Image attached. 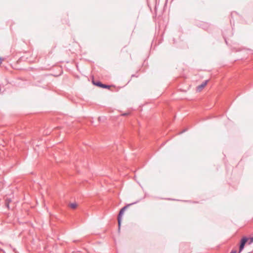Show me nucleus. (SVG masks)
I'll list each match as a JSON object with an SVG mask.
<instances>
[{"mask_svg": "<svg viewBox=\"0 0 253 253\" xmlns=\"http://www.w3.org/2000/svg\"><path fill=\"white\" fill-rule=\"evenodd\" d=\"M253 242V237H251L250 238V242L249 243V244H251L252 242Z\"/></svg>", "mask_w": 253, "mask_h": 253, "instance_id": "nucleus-8", "label": "nucleus"}, {"mask_svg": "<svg viewBox=\"0 0 253 253\" xmlns=\"http://www.w3.org/2000/svg\"><path fill=\"white\" fill-rule=\"evenodd\" d=\"M208 80H206L201 84L198 85L197 87V90L198 91H201L204 87L207 85Z\"/></svg>", "mask_w": 253, "mask_h": 253, "instance_id": "nucleus-4", "label": "nucleus"}, {"mask_svg": "<svg viewBox=\"0 0 253 253\" xmlns=\"http://www.w3.org/2000/svg\"><path fill=\"white\" fill-rule=\"evenodd\" d=\"M205 27L204 28H207L208 26V24L207 23L204 24Z\"/></svg>", "mask_w": 253, "mask_h": 253, "instance_id": "nucleus-10", "label": "nucleus"}, {"mask_svg": "<svg viewBox=\"0 0 253 253\" xmlns=\"http://www.w3.org/2000/svg\"><path fill=\"white\" fill-rule=\"evenodd\" d=\"M230 253H236V250H232Z\"/></svg>", "mask_w": 253, "mask_h": 253, "instance_id": "nucleus-9", "label": "nucleus"}, {"mask_svg": "<svg viewBox=\"0 0 253 253\" xmlns=\"http://www.w3.org/2000/svg\"><path fill=\"white\" fill-rule=\"evenodd\" d=\"M11 200L10 199L7 198L5 200V206L8 208L9 209V204L11 203Z\"/></svg>", "mask_w": 253, "mask_h": 253, "instance_id": "nucleus-5", "label": "nucleus"}, {"mask_svg": "<svg viewBox=\"0 0 253 253\" xmlns=\"http://www.w3.org/2000/svg\"><path fill=\"white\" fill-rule=\"evenodd\" d=\"M135 203H136V202H134V203H133L131 204H128L126 206L124 207L123 208H122L121 210L120 211L119 214H118V216L119 229H120V226H121L122 216L123 214L124 211L128 207H129L130 206L133 205Z\"/></svg>", "mask_w": 253, "mask_h": 253, "instance_id": "nucleus-1", "label": "nucleus"}, {"mask_svg": "<svg viewBox=\"0 0 253 253\" xmlns=\"http://www.w3.org/2000/svg\"><path fill=\"white\" fill-rule=\"evenodd\" d=\"M155 11H157V10L158 9V6L159 5V2L158 3L157 1H155Z\"/></svg>", "mask_w": 253, "mask_h": 253, "instance_id": "nucleus-7", "label": "nucleus"}, {"mask_svg": "<svg viewBox=\"0 0 253 253\" xmlns=\"http://www.w3.org/2000/svg\"><path fill=\"white\" fill-rule=\"evenodd\" d=\"M2 59L1 57H0V64L1 63V61H2Z\"/></svg>", "mask_w": 253, "mask_h": 253, "instance_id": "nucleus-11", "label": "nucleus"}, {"mask_svg": "<svg viewBox=\"0 0 253 253\" xmlns=\"http://www.w3.org/2000/svg\"><path fill=\"white\" fill-rule=\"evenodd\" d=\"M249 238L246 237H244L240 241V244L239 246V250L238 253H240L244 249L245 245L248 241Z\"/></svg>", "mask_w": 253, "mask_h": 253, "instance_id": "nucleus-2", "label": "nucleus"}, {"mask_svg": "<svg viewBox=\"0 0 253 253\" xmlns=\"http://www.w3.org/2000/svg\"><path fill=\"white\" fill-rule=\"evenodd\" d=\"M167 1H166L165 2V5H166L167 4Z\"/></svg>", "mask_w": 253, "mask_h": 253, "instance_id": "nucleus-13", "label": "nucleus"}, {"mask_svg": "<svg viewBox=\"0 0 253 253\" xmlns=\"http://www.w3.org/2000/svg\"><path fill=\"white\" fill-rule=\"evenodd\" d=\"M122 115H123V116H126V113H125V114H122Z\"/></svg>", "mask_w": 253, "mask_h": 253, "instance_id": "nucleus-12", "label": "nucleus"}, {"mask_svg": "<svg viewBox=\"0 0 253 253\" xmlns=\"http://www.w3.org/2000/svg\"><path fill=\"white\" fill-rule=\"evenodd\" d=\"M77 205L76 203H72L70 204V207L72 209H75L77 207Z\"/></svg>", "mask_w": 253, "mask_h": 253, "instance_id": "nucleus-6", "label": "nucleus"}, {"mask_svg": "<svg viewBox=\"0 0 253 253\" xmlns=\"http://www.w3.org/2000/svg\"><path fill=\"white\" fill-rule=\"evenodd\" d=\"M92 83H93V84H94L97 86L101 87L103 88H109V87H110L109 85H106L105 84H103L100 82H99V81L95 82V81H93Z\"/></svg>", "mask_w": 253, "mask_h": 253, "instance_id": "nucleus-3", "label": "nucleus"}]
</instances>
